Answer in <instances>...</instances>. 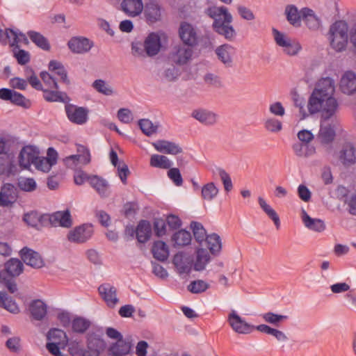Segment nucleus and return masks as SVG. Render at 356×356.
<instances>
[{
  "label": "nucleus",
  "instance_id": "9b49d317",
  "mask_svg": "<svg viewBox=\"0 0 356 356\" xmlns=\"http://www.w3.org/2000/svg\"><path fill=\"white\" fill-rule=\"evenodd\" d=\"M179 34L181 41L188 47H193L197 43L196 29L190 23L183 22L179 29Z\"/></svg>",
  "mask_w": 356,
  "mask_h": 356
},
{
  "label": "nucleus",
  "instance_id": "13d9d810",
  "mask_svg": "<svg viewBox=\"0 0 356 356\" xmlns=\"http://www.w3.org/2000/svg\"><path fill=\"white\" fill-rule=\"evenodd\" d=\"M18 186L22 191L31 192L35 190L37 184L33 178L21 177L18 180Z\"/></svg>",
  "mask_w": 356,
  "mask_h": 356
},
{
  "label": "nucleus",
  "instance_id": "393cba45",
  "mask_svg": "<svg viewBox=\"0 0 356 356\" xmlns=\"http://www.w3.org/2000/svg\"><path fill=\"white\" fill-rule=\"evenodd\" d=\"M89 184L102 197L109 195V184L105 179L97 175H92L89 178Z\"/></svg>",
  "mask_w": 356,
  "mask_h": 356
},
{
  "label": "nucleus",
  "instance_id": "20e7f679",
  "mask_svg": "<svg viewBox=\"0 0 356 356\" xmlns=\"http://www.w3.org/2000/svg\"><path fill=\"white\" fill-rule=\"evenodd\" d=\"M348 24L344 21H337L330 26V44L337 51L346 48L348 38Z\"/></svg>",
  "mask_w": 356,
  "mask_h": 356
},
{
  "label": "nucleus",
  "instance_id": "f03ea898",
  "mask_svg": "<svg viewBox=\"0 0 356 356\" xmlns=\"http://www.w3.org/2000/svg\"><path fill=\"white\" fill-rule=\"evenodd\" d=\"M207 15L213 19V30L227 40L233 39L236 32L231 25L232 16L225 6L211 7L207 9Z\"/></svg>",
  "mask_w": 356,
  "mask_h": 356
},
{
  "label": "nucleus",
  "instance_id": "9d476101",
  "mask_svg": "<svg viewBox=\"0 0 356 356\" xmlns=\"http://www.w3.org/2000/svg\"><path fill=\"white\" fill-rule=\"evenodd\" d=\"M67 46L72 53L83 54L88 53L92 49L94 43L87 38L75 36L68 41Z\"/></svg>",
  "mask_w": 356,
  "mask_h": 356
},
{
  "label": "nucleus",
  "instance_id": "f8f14e48",
  "mask_svg": "<svg viewBox=\"0 0 356 356\" xmlns=\"http://www.w3.org/2000/svg\"><path fill=\"white\" fill-rule=\"evenodd\" d=\"M143 16L145 22L152 25L161 21L162 17V8L154 1H149L143 7Z\"/></svg>",
  "mask_w": 356,
  "mask_h": 356
},
{
  "label": "nucleus",
  "instance_id": "6ab92c4d",
  "mask_svg": "<svg viewBox=\"0 0 356 356\" xmlns=\"http://www.w3.org/2000/svg\"><path fill=\"white\" fill-rule=\"evenodd\" d=\"M215 52L218 58L226 67H229L232 66V57L236 54V49L233 46L229 44H222L216 48Z\"/></svg>",
  "mask_w": 356,
  "mask_h": 356
},
{
  "label": "nucleus",
  "instance_id": "e433bc0d",
  "mask_svg": "<svg viewBox=\"0 0 356 356\" xmlns=\"http://www.w3.org/2000/svg\"><path fill=\"white\" fill-rule=\"evenodd\" d=\"M49 70L58 75L63 83L66 84L70 83L67 70L60 61L56 60H51L49 63Z\"/></svg>",
  "mask_w": 356,
  "mask_h": 356
},
{
  "label": "nucleus",
  "instance_id": "5701e85b",
  "mask_svg": "<svg viewBox=\"0 0 356 356\" xmlns=\"http://www.w3.org/2000/svg\"><path fill=\"white\" fill-rule=\"evenodd\" d=\"M143 7L142 0H123L121 3L123 12L131 17L138 16L143 12Z\"/></svg>",
  "mask_w": 356,
  "mask_h": 356
},
{
  "label": "nucleus",
  "instance_id": "2eb2a0df",
  "mask_svg": "<svg viewBox=\"0 0 356 356\" xmlns=\"http://www.w3.org/2000/svg\"><path fill=\"white\" fill-rule=\"evenodd\" d=\"M98 291L108 307H114L118 302L117 290L115 287L110 284L104 283L101 284L98 288Z\"/></svg>",
  "mask_w": 356,
  "mask_h": 356
},
{
  "label": "nucleus",
  "instance_id": "4c0bfd02",
  "mask_svg": "<svg viewBox=\"0 0 356 356\" xmlns=\"http://www.w3.org/2000/svg\"><path fill=\"white\" fill-rule=\"evenodd\" d=\"M27 35L39 48L44 51H49L50 49L51 46L48 40L41 33L34 31H29L27 32Z\"/></svg>",
  "mask_w": 356,
  "mask_h": 356
},
{
  "label": "nucleus",
  "instance_id": "c9c22d12",
  "mask_svg": "<svg viewBox=\"0 0 356 356\" xmlns=\"http://www.w3.org/2000/svg\"><path fill=\"white\" fill-rule=\"evenodd\" d=\"M23 264L18 259L12 258L5 264V272L8 276L14 277L23 271Z\"/></svg>",
  "mask_w": 356,
  "mask_h": 356
},
{
  "label": "nucleus",
  "instance_id": "ddd939ff",
  "mask_svg": "<svg viewBox=\"0 0 356 356\" xmlns=\"http://www.w3.org/2000/svg\"><path fill=\"white\" fill-rule=\"evenodd\" d=\"M0 99L4 101H9L15 105L24 108H29L31 106V102L26 99L23 95L6 88L0 89Z\"/></svg>",
  "mask_w": 356,
  "mask_h": 356
},
{
  "label": "nucleus",
  "instance_id": "de8ad7c7",
  "mask_svg": "<svg viewBox=\"0 0 356 356\" xmlns=\"http://www.w3.org/2000/svg\"><path fill=\"white\" fill-rule=\"evenodd\" d=\"M43 97L47 102H65L68 99L65 92L60 91H54L49 90H43Z\"/></svg>",
  "mask_w": 356,
  "mask_h": 356
},
{
  "label": "nucleus",
  "instance_id": "09e8293b",
  "mask_svg": "<svg viewBox=\"0 0 356 356\" xmlns=\"http://www.w3.org/2000/svg\"><path fill=\"white\" fill-rule=\"evenodd\" d=\"M47 340L51 342L57 341L59 343L65 344L67 336L64 331L57 328L49 330L47 334Z\"/></svg>",
  "mask_w": 356,
  "mask_h": 356
},
{
  "label": "nucleus",
  "instance_id": "4d7b16f0",
  "mask_svg": "<svg viewBox=\"0 0 356 356\" xmlns=\"http://www.w3.org/2000/svg\"><path fill=\"white\" fill-rule=\"evenodd\" d=\"M264 127L268 131L277 133L282 130V122L273 117L268 118L264 122Z\"/></svg>",
  "mask_w": 356,
  "mask_h": 356
},
{
  "label": "nucleus",
  "instance_id": "f3484780",
  "mask_svg": "<svg viewBox=\"0 0 356 356\" xmlns=\"http://www.w3.org/2000/svg\"><path fill=\"white\" fill-rule=\"evenodd\" d=\"M193 261V258L184 252L177 253L172 259L173 264L179 274L189 273L192 269Z\"/></svg>",
  "mask_w": 356,
  "mask_h": 356
},
{
  "label": "nucleus",
  "instance_id": "338daca9",
  "mask_svg": "<svg viewBox=\"0 0 356 356\" xmlns=\"http://www.w3.org/2000/svg\"><path fill=\"white\" fill-rule=\"evenodd\" d=\"M168 175L176 186H179L182 184L183 179L178 168H170L168 172Z\"/></svg>",
  "mask_w": 356,
  "mask_h": 356
},
{
  "label": "nucleus",
  "instance_id": "39448f33",
  "mask_svg": "<svg viewBox=\"0 0 356 356\" xmlns=\"http://www.w3.org/2000/svg\"><path fill=\"white\" fill-rule=\"evenodd\" d=\"M273 33L276 44L282 47L284 54L295 56L301 50L302 47L297 40L289 38L275 29H273Z\"/></svg>",
  "mask_w": 356,
  "mask_h": 356
},
{
  "label": "nucleus",
  "instance_id": "c756f323",
  "mask_svg": "<svg viewBox=\"0 0 356 356\" xmlns=\"http://www.w3.org/2000/svg\"><path fill=\"white\" fill-rule=\"evenodd\" d=\"M29 310L33 319L36 321H41L47 315V307L43 301L40 300H35L31 302Z\"/></svg>",
  "mask_w": 356,
  "mask_h": 356
},
{
  "label": "nucleus",
  "instance_id": "49530a36",
  "mask_svg": "<svg viewBox=\"0 0 356 356\" xmlns=\"http://www.w3.org/2000/svg\"><path fill=\"white\" fill-rule=\"evenodd\" d=\"M150 165L154 168L168 169L172 166V163L165 156L153 154L150 159Z\"/></svg>",
  "mask_w": 356,
  "mask_h": 356
},
{
  "label": "nucleus",
  "instance_id": "7ed1b4c3",
  "mask_svg": "<svg viewBox=\"0 0 356 356\" xmlns=\"http://www.w3.org/2000/svg\"><path fill=\"white\" fill-rule=\"evenodd\" d=\"M161 46V37L159 33L152 32L147 35L143 43L133 42L131 50L136 56L153 57L159 53Z\"/></svg>",
  "mask_w": 356,
  "mask_h": 356
},
{
  "label": "nucleus",
  "instance_id": "052dcab7",
  "mask_svg": "<svg viewBox=\"0 0 356 356\" xmlns=\"http://www.w3.org/2000/svg\"><path fill=\"white\" fill-rule=\"evenodd\" d=\"M216 172L220 177V179L223 184L225 190L227 192L230 191L233 188L232 181L229 174L222 168H216Z\"/></svg>",
  "mask_w": 356,
  "mask_h": 356
},
{
  "label": "nucleus",
  "instance_id": "bb28decb",
  "mask_svg": "<svg viewBox=\"0 0 356 356\" xmlns=\"http://www.w3.org/2000/svg\"><path fill=\"white\" fill-rule=\"evenodd\" d=\"M132 344L129 339H120L111 345L109 352L113 356H122L130 353Z\"/></svg>",
  "mask_w": 356,
  "mask_h": 356
},
{
  "label": "nucleus",
  "instance_id": "4be33fe9",
  "mask_svg": "<svg viewBox=\"0 0 356 356\" xmlns=\"http://www.w3.org/2000/svg\"><path fill=\"white\" fill-rule=\"evenodd\" d=\"M339 87L344 94L351 95L356 92V74L353 72H346L342 76Z\"/></svg>",
  "mask_w": 356,
  "mask_h": 356
},
{
  "label": "nucleus",
  "instance_id": "aec40b11",
  "mask_svg": "<svg viewBox=\"0 0 356 356\" xmlns=\"http://www.w3.org/2000/svg\"><path fill=\"white\" fill-rule=\"evenodd\" d=\"M20 256L23 261L28 266L33 268L42 266L43 261L40 255L31 249L24 247L20 251Z\"/></svg>",
  "mask_w": 356,
  "mask_h": 356
},
{
  "label": "nucleus",
  "instance_id": "dca6fc26",
  "mask_svg": "<svg viewBox=\"0 0 356 356\" xmlns=\"http://www.w3.org/2000/svg\"><path fill=\"white\" fill-rule=\"evenodd\" d=\"M191 116L206 126H213L216 124L218 120V114L204 108H197L193 111Z\"/></svg>",
  "mask_w": 356,
  "mask_h": 356
},
{
  "label": "nucleus",
  "instance_id": "0eeeda50",
  "mask_svg": "<svg viewBox=\"0 0 356 356\" xmlns=\"http://www.w3.org/2000/svg\"><path fill=\"white\" fill-rule=\"evenodd\" d=\"M65 110L68 120L74 124L82 125L88 120L89 111L85 107L69 104L65 105Z\"/></svg>",
  "mask_w": 356,
  "mask_h": 356
},
{
  "label": "nucleus",
  "instance_id": "1a4fd4ad",
  "mask_svg": "<svg viewBox=\"0 0 356 356\" xmlns=\"http://www.w3.org/2000/svg\"><path fill=\"white\" fill-rule=\"evenodd\" d=\"M78 154L70 155L64 159L65 165L70 168H75L78 165H86L90 161L89 150L83 145L77 148Z\"/></svg>",
  "mask_w": 356,
  "mask_h": 356
},
{
  "label": "nucleus",
  "instance_id": "680f3d73",
  "mask_svg": "<svg viewBox=\"0 0 356 356\" xmlns=\"http://www.w3.org/2000/svg\"><path fill=\"white\" fill-rule=\"evenodd\" d=\"M33 165L36 169L44 172H49L53 166L52 163H51L47 158L40 157L39 156H38Z\"/></svg>",
  "mask_w": 356,
  "mask_h": 356
},
{
  "label": "nucleus",
  "instance_id": "69168bd1",
  "mask_svg": "<svg viewBox=\"0 0 356 356\" xmlns=\"http://www.w3.org/2000/svg\"><path fill=\"white\" fill-rule=\"evenodd\" d=\"M204 80L205 83L209 86H212L216 88H220L222 86L221 79L216 74L208 73L204 76Z\"/></svg>",
  "mask_w": 356,
  "mask_h": 356
},
{
  "label": "nucleus",
  "instance_id": "6e6d98bb",
  "mask_svg": "<svg viewBox=\"0 0 356 356\" xmlns=\"http://www.w3.org/2000/svg\"><path fill=\"white\" fill-rule=\"evenodd\" d=\"M138 125L146 136H152L157 131V126L154 125L152 121L148 119H142L138 121Z\"/></svg>",
  "mask_w": 356,
  "mask_h": 356
},
{
  "label": "nucleus",
  "instance_id": "bf43d9fd",
  "mask_svg": "<svg viewBox=\"0 0 356 356\" xmlns=\"http://www.w3.org/2000/svg\"><path fill=\"white\" fill-rule=\"evenodd\" d=\"M13 55L17 63L21 65H24L30 61V54L27 51L19 49V47L14 48Z\"/></svg>",
  "mask_w": 356,
  "mask_h": 356
},
{
  "label": "nucleus",
  "instance_id": "603ef678",
  "mask_svg": "<svg viewBox=\"0 0 356 356\" xmlns=\"http://www.w3.org/2000/svg\"><path fill=\"white\" fill-rule=\"evenodd\" d=\"M191 228L193 230L194 237L197 242L201 243L207 237V232L203 225L198 222H192L191 223Z\"/></svg>",
  "mask_w": 356,
  "mask_h": 356
},
{
  "label": "nucleus",
  "instance_id": "a211bd4d",
  "mask_svg": "<svg viewBox=\"0 0 356 356\" xmlns=\"http://www.w3.org/2000/svg\"><path fill=\"white\" fill-rule=\"evenodd\" d=\"M17 197L16 187L12 184H5L0 191V206H9L14 203Z\"/></svg>",
  "mask_w": 356,
  "mask_h": 356
},
{
  "label": "nucleus",
  "instance_id": "72a5a7b5",
  "mask_svg": "<svg viewBox=\"0 0 356 356\" xmlns=\"http://www.w3.org/2000/svg\"><path fill=\"white\" fill-rule=\"evenodd\" d=\"M302 20L309 29L316 30L319 28L320 20L312 9L303 8L302 9Z\"/></svg>",
  "mask_w": 356,
  "mask_h": 356
},
{
  "label": "nucleus",
  "instance_id": "3c124183",
  "mask_svg": "<svg viewBox=\"0 0 356 356\" xmlns=\"http://www.w3.org/2000/svg\"><path fill=\"white\" fill-rule=\"evenodd\" d=\"M263 320L268 323L278 326L282 321L288 319V316L266 312L261 315Z\"/></svg>",
  "mask_w": 356,
  "mask_h": 356
},
{
  "label": "nucleus",
  "instance_id": "7c9ffc66",
  "mask_svg": "<svg viewBox=\"0 0 356 356\" xmlns=\"http://www.w3.org/2000/svg\"><path fill=\"white\" fill-rule=\"evenodd\" d=\"M152 234V227L147 220H140L136 229V238L138 242L144 243L147 242Z\"/></svg>",
  "mask_w": 356,
  "mask_h": 356
},
{
  "label": "nucleus",
  "instance_id": "b1692460",
  "mask_svg": "<svg viewBox=\"0 0 356 356\" xmlns=\"http://www.w3.org/2000/svg\"><path fill=\"white\" fill-rule=\"evenodd\" d=\"M321 117V122L318 137L321 142L324 144H329L333 141L335 137L334 125L328 123Z\"/></svg>",
  "mask_w": 356,
  "mask_h": 356
},
{
  "label": "nucleus",
  "instance_id": "c03bdc74",
  "mask_svg": "<svg viewBox=\"0 0 356 356\" xmlns=\"http://www.w3.org/2000/svg\"><path fill=\"white\" fill-rule=\"evenodd\" d=\"M172 240L175 245L184 246L190 244L191 235L189 232L181 229L172 235Z\"/></svg>",
  "mask_w": 356,
  "mask_h": 356
},
{
  "label": "nucleus",
  "instance_id": "cd10ccee",
  "mask_svg": "<svg viewBox=\"0 0 356 356\" xmlns=\"http://www.w3.org/2000/svg\"><path fill=\"white\" fill-rule=\"evenodd\" d=\"M302 220L307 228L314 232H322L326 228L323 220L311 218L304 209L302 211Z\"/></svg>",
  "mask_w": 356,
  "mask_h": 356
},
{
  "label": "nucleus",
  "instance_id": "58836bf2",
  "mask_svg": "<svg viewBox=\"0 0 356 356\" xmlns=\"http://www.w3.org/2000/svg\"><path fill=\"white\" fill-rule=\"evenodd\" d=\"M258 202L265 213L273 221L276 228L279 229L280 226V220L277 212L268 204H267L263 197H259Z\"/></svg>",
  "mask_w": 356,
  "mask_h": 356
},
{
  "label": "nucleus",
  "instance_id": "5fc2aeb1",
  "mask_svg": "<svg viewBox=\"0 0 356 356\" xmlns=\"http://www.w3.org/2000/svg\"><path fill=\"white\" fill-rule=\"evenodd\" d=\"M209 284L202 280L191 282L188 286V290L192 293H200L207 291Z\"/></svg>",
  "mask_w": 356,
  "mask_h": 356
},
{
  "label": "nucleus",
  "instance_id": "a878e982",
  "mask_svg": "<svg viewBox=\"0 0 356 356\" xmlns=\"http://www.w3.org/2000/svg\"><path fill=\"white\" fill-rule=\"evenodd\" d=\"M191 47L178 46L171 54L172 60L177 65H184L191 58L193 50Z\"/></svg>",
  "mask_w": 356,
  "mask_h": 356
},
{
  "label": "nucleus",
  "instance_id": "412c9836",
  "mask_svg": "<svg viewBox=\"0 0 356 356\" xmlns=\"http://www.w3.org/2000/svg\"><path fill=\"white\" fill-rule=\"evenodd\" d=\"M51 225L54 227H70L72 225L70 212L68 210L56 211L49 217Z\"/></svg>",
  "mask_w": 356,
  "mask_h": 356
},
{
  "label": "nucleus",
  "instance_id": "774afa93",
  "mask_svg": "<svg viewBox=\"0 0 356 356\" xmlns=\"http://www.w3.org/2000/svg\"><path fill=\"white\" fill-rule=\"evenodd\" d=\"M269 111L271 114L279 117H282L285 114V109L280 102L270 104L269 106Z\"/></svg>",
  "mask_w": 356,
  "mask_h": 356
},
{
  "label": "nucleus",
  "instance_id": "a18cd8bd",
  "mask_svg": "<svg viewBox=\"0 0 356 356\" xmlns=\"http://www.w3.org/2000/svg\"><path fill=\"white\" fill-rule=\"evenodd\" d=\"M218 193V188L213 182L204 184L201 190L202 199L207 201L213 200Z\"/></svg>",
  "mask_w": 356,
  "mask_h": 356
},
{
  "label": "nucleus",
  "instance_id": "4468645a",
  "mask_svg": "<svg viewBox=\"0 0 356 356\" xmlns=\"http://www.w3.org/2000/svg\"><path fill=\"white\" fill-rule=\"evenodd\" d=\"M39 154L37 147L32 145L24 147L19 155V163L23 168H29L33 165Z\"/></svg>",
  "mask_w": 356,
  "mask_h": 356
},
{
  "label": "nucleus",
  "instance_id": "f704fd0d",
  "mask_svg": "<svg viewBox=\"0 0 356 356\" xmlns=\"http://www.w3.org/2000/svg\"><path fill=\"white\" fill-rule=\"evenodd\" d=\"M152 251L154 257L159 261H165L168 258V247L163 241H155L153 244Z\"/></svg>",
  "mask_w": 356,
  "mask_h": 356
},
{
  "label": "nucleus",
  "instance_id": "e2e57ef3",
  "mask_svg": "<svg viewBox=\"0 0 356 356\" xmlns=\"http://www.w3.org/2000/svg\"><path fill=\"white\" fill-rule=\"evenodd\" d=\"M9 38H8V42L9 44L11 46V47H18V45L17 44L19 43V35H20L21 37L23 38L24 42L26 43L28 42V40L26 37V35L22 33H18L17 31H15L11 29H9Z\"/></svg>",
  "mask_w": 356,
  "mask_h": 356
},
{
  "label": "nucleus",
  "instance_id": "0e129e2a",
  "mask_svg": "<svg viewBox=\"0 0 356 356\" xmlns=\"http://www.w3.org/2000/svg\"><path fill=\"white\" fill-rule=\"evenodd\" d=\"M40 78L43 82L49 88L58 89V86L55 78L47 72H41Z\"/></svg>",
  "mask_w": 356,
  "mask_h": 356
},
{
  "label": "nucleus",
  "instance_id": "79ce46f5",
  "mask_svg": "<svg viewBox=\"0 0 356 356\" xmlns=\"http://www.w3.org/2000/svg\"><path fill=\"white\" fill-rule=\"evenodd\" d=\"M292 149L298 156L307 157L315 152V147L309 144L296 143L293 145Z\"/></svg>",
  "mask_w": 356,
  "mask_h": 356
},
{
  "label": "nucleus",
  "instance_id": "c85d7f7f",
  "mask_svg": "<svg viewBox=\"0 0 356 356\" xmlns=\"http://www.w3.org/2000/svg\"><path fill=\"white\" fill-rule=\"evenodd\" d=\"M154 148L159 152L176 155L182 152V149L175 143L160 140L153 144Z\"/></svg>",
  "mask_w": 356,
  "mask_h": 356
},
{
  "label": "nucleus",
  "instance_id": "f257e3e1",
  "mask_svg": "<svg viewBox=\"0 0 356 356\" xmlns=\"http://www.w3.org/2000/svg\"><path fill=\"white\" fill-rule=\"evenodd\" d=\"M334 92V80L330 77L321 79L309 98L307 108L309 113L314 115L321 112L325 120L332 118L339 107Z\"/></svg>",
  "mask_w": 356,
  "mask_h": 356
},
{
  "label": "nucleus",
  "instance_id": "8fccbe9b",
  "mask_svg": "<svg viewBox=\"0 0 356 356\" xmlns=\"http://www.w3.org/2000/svg\"><path fill=\"white\" fill-rule=\"evenodd\" d=\"M92 87L99 93L106 96H111L114 94V90L111 86L102 79H97L92 83Z\"/></svg>",
  "mask_w": 356,
  "mask_h": 356
},
{
  "label": "nucleus",
  "instance_id": "2f4dec72",
  "mask_svg": "<svg viewBox=\"0 0 356 356\" xmlns=\"http://www.w3.org/2000/svg\"><path fill=\"white\" fill-rule=\"evenodd\" d=\"M285 15L288 22L293 26L298 27L302 20V10H298L294 5H288L285 8Z\"/></svg>",
  "mask_w": 356,
  "mask_h": 356
},
{
  "label": "nucleus",
  "instance_id": "6e6552de",
  "mask_svg": "<svg viewBox=\"0 0 356 356\" xmlns=\"http://www.w3.org/2000/svg\"><path fill=\"white\" fill-rule=\"evenodd\" d=\"M227 321L232 330L238 334H247L254 330V326L247 323L235 310L229 314Z\"/></svg>",
  "mask_w": 356,
  "mask_h": 356
},
{
  "label": "nucleus",
  "instance_id": "864d4df0",
  "mask_svg": "<svg viewBox=\"0 0 356 356\" xmlns=\"http://www.w3.org/2000/svg\"><path fill=\"white\" fill-rule=\"evenodd\" d=\"M90 325V322L83 317H76L72 322V330L77 333L85 332Z\"/></svg>",
  "mask_w": 356,
  "mask_h": 356
},
{
  "label": "nucleus",
  "instance_id": "37998d69",
  "mask_svg": "<svg viewBox=\"0 0 356 356\" xmlns=\"http://www.w3.org/2000/svg\"><path fill=\"white\" fill-rule=\"evenodd\" d=\"M0 307L13 314H17L19 309L17 303L9 298L5 292L0 291Z\"/></svg>",
  "mask_w": 356,
  "mask_h": 356
},
{
  "label": "nucleus",
  "instance_id": "a19ab883",
  "mask_svg": "<svg viewBox=\"0 0 356 356\" xmlns=\"http://www.w3.org/2000/svg\"><path fill=\"white\" fill-rule=\"evenodd\" d=\"M205 241L207 248L211 254H216L220 252L222 248V243L220 237L217 234L207 235Z\"/></svg>",
  "mask_w": 356,
  "mask_h": 356
},
{
  "label": "nucleus",
  "instance_id": "423d86ee",
  "mask_svg": "<svg viewBox=\"0 0 356 356\" xmlns=\"http://www.w3.org/2000/svg\"><path fill=\"white\" fill-rule=\"evenodd\" d=\"M93 232L91 224H83L71 229L67 234V239L71 243H83L92 237Z\"/></svg>",
  "mask_w": 356,
  "mask_h": 356
},
{
  "label": "nucleus",
  "instance_id": "ea45409f",
  "mask_svg": "<svg viewBox=\"0 0 356 356\" xmlns=\"http://www.w3.org/2000/svg\"><path fill=\"white\" fill-rule=\"evenodd\" d=\"M210 261V255L207 250L200 248L197 250L196 260L194 263V269L197 271L204 270Z\"/></svg>",
  "mask_w": 356,
  "mask_h": 356
},
{
  "label": "nucleus",
  "instance_id": "473e14b6",
  "mask_svg": "<svg viewBox=\"0 0 356 356\" xmlns=\"http://www.w3.org/2000/svg\"><path fill=\"white\" fill-rule=\"evenodd\" d=\"M340 159L344 165H352L356 163V149L350 143L343 145L340 152Z\"/></svg>",
  "mask_w": 356,
  "mask_h": 356
}]
</instances>
